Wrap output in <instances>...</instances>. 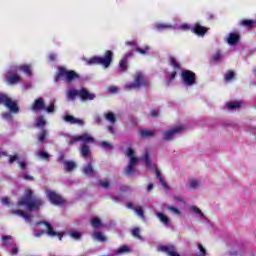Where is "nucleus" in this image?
Masks as SVG:
<instances>
[{
  "label": "nucleus",
  "instance_id": "f257e3e1",
  "mask_svg": "<svg viewBox=\"0 0 256 256\" xmlns=\"http://www.w3.org/2000/svg\"><path fill=\"white\" fill-rule=\"evenodd\" d=\"M33 195L34 191L27 189L25 195L17 202L18 207H24L26 205L28 211H34V209L42 207L44 205L43 199H33Z\"/></svg>",
  "mask_w": 256,
  "mask_h": 256
},
{
  "label": "nucleus",
  "instance_id": "f03ea898",
  "mask_svg": "<svg viewBox=\"0 0 256 256\" xmlns=\"http://www.w3.org/2000/svg\"><path fill=\"white\" fill-rule=\"evenodd\" d=\"M0 104H3L6 108H8L9 112H3L2 117L3 119H7L8 121H13L12 114H19L20 108L18 106V102L9 98L7 94H2L0 92Z\"/></svg>",
  "mask_w": 256,
  "mask_h": 256
},
{
  "label": "nucleus",
  "instance_id": "7ed1b4c3",
  "mask_svg": "<svg viewBox=\"0 0 256 256\" xmlns=\"http://www.w3.org/2000/svg\"><path fill=\"white\" fill-rule=\"evenodd\" d=\"M80 78V74H77L75 70H67L63 66H60L57 70L55 76V82H59L60 80H64L67 84H71L74 80H78Z\"/></svg>",
  "mask_w": 256,
  "mask_h": 256
},
{
  "label": "nucleus",
  "instance_id": "20e7f679",
  "mask_svg": "<svg viewBox=\"0 0 256 256\" xmlns=\"http://www.w3.org/2000/svg\"><path fill=\"white\" fill-rule=\"evenodd\" d=\"M114 52L112 50H106L104 52V57L102 56H93L87 60V64H100L104 68H109L113 62Z\"/></svg>",
  "mask_w": 256,
  "mask_h": 256
},
{
  "label": "nucleus",
  "instance_id": "39448f33",
  "mask_svg": "<svg viewBox=\"0 0 256 256\" xmlns=\"http://www.w3.org/2000/svg\"><path fill=\"white\" fill-rule=\"evenodd\" d=\"M77 96L82 100V102L95 100L96 94H92L86 88H80V90H69L68 98L70 100H75Z\"/></svg>",
  "mask_w": 256,
  "mask_h": 256
},
{
  "label": "nucleus",
  "instance_id": "423d86ee",
  "mask_svg": "<svg viewBox=\"0 0 256 256\" xmlns=\"http://www.w3.org/2000/svg\"><path fill=\"white\" fill-rule=\"evenodd\" d=\"M126 155L130 157V161L125 169V173L126 175L131 176L133 175V173H135V165H137L139 159H137V157L135 156V151L134 149H132V147H128Z\"/></svg>",
  "mask_w": 256,
  "mask_h": 256
},
{
  "label": "nucleus",
  "instance_id": "0eeeda50",
  "mask_svg": "<svg viewBox=\"0 0 256 256\" xmlns=\"http://www.w3.org/2000/svg\"><path fill=\"white\" fill-rule=\"evenodd\" d=\"M149 86L148 80H145L143 74H137L134 82H131L130 84H126L125 88L126 90H137L141 88V86Z\"/></svg>",
  "mask_w": 256,
  "mask_h": 256
},
{
  "label": "nucleus",
  "instance_id": "6e6552de",
  "mask_svg": "<svg viewBox=\"0 0 256 256\" xmlns=\"http://www.w3.org/2000/svg\"><path fill=\"white\" fill-rule=\"evenodd\" d=\"M77 141H83L85 144L86 143H94L95 142V137H92L89 133H82L81 135H73L70 137L69 140V145H73Z\"/></svg>",
  "mask_w": 256,
  "mask_h": 256
},
{
  "label": "nucleus",
  "instance_id": "1a4fd4ad",
  "mask_svg": "<svg viewBox=\"0 0 256 256\" xmlns=\"http://www.w3.org/2000/svg\"><path fill=\"white\" fill-rule=\"evenodd\" d=\"M182 81L186 86H193L197 80V74L192 70H182Z\"/></svg>",
  "mask_w": 256,
  "mask_h": 256
},
{
  "label": "nucleus",
  "instance_id": "9d476101",
  "mask_svg": "<svg viewBox=\"0 0 256 256\" xmlns=\"http://www.w3.org/2000/svg\"><path fill=\"white\" fill-rule=\"evenodd\" d=\"M169 64L170 66H173L174 71L170 75V78L167 80V85L170 86V84L175 80L177 76V70H181V64L178 62V60L175 58V56H170L169 58Z\"/></svg>",
  "mask_w": 256,
  "mask_h": 256
},
{
  "label": "nucleus",
  "instance_id": "9b49d317",
  "mask_svg": "<svg viewBox=\"0 0 256 256\" xmlns=\"http://www.w3.org/2000/svg\"><path fill=\"white\" fill-rule=\"evenodd\" d=\"M47 197L53 205H62L64 203L63 197H61V195H59V193H56V191H52V190L48 189Z\"/></svg>",
  "mask_w": 256,
  "mask_h": 256
},
{
  "label": "nucleus",
  "instance_id": "f8f14e48",
  "mask_svg": "<svg viewBox=\"0 0 256 256\" xmlns=\"http://www.w3.org/2000/svg\"><path fill=\"white\" fill-rule=\"evenodd\" d=\"M159 251L166 253L168 256H181V254L177 252V248L174 244H163V246H159Z\"/></svg>",
  "mask_w": 256,
  "mask_h": 256
},
{
  "label": "nucleus",
  "instance_id": "ddd939ff",
  "mask_svg": "<svg viewBox=\"0 0 256 256\" xmlns=\"http://www.w3.org/2000/svg\"><path fill=\"white\" fill-rule=\"evenodd\" d=\"M31 110L33 112H40L41 110H46L45 100L44 98H37L34 100Z\"/></svg>",
  "mask_w": 256,
  "mask_h": 256
},
{
  "label": "nucleus",
  "instance_id": "4468645a",
  "mask_svg": "<svg viewBox=\"0 0 256 256\" xmlns=\"http://www.w3.org/2000/svg\"><path fill=\"white\" fill-rule=\"evenodd\" d=\"M127 46H136V52H138L139 54H147L150 50V46L149 45H145L144 48H140L139 46H137V40H128L126 42Z\"/></svg>",
  "mask_w": 256,
  "mask_h": 256
},
{
  "label": "nucleus",
  "instance_id": "2eb2a0df",
  "mask_svg": "<svg viewBox=\"0 0 256 256\" xmlns=\"http://www.w3.org/2000/svg\"><path fill=\"white\" fill-rule=\"evenodd\" d=\"M182 129H184L183 126H175V128L165 131L164 139L170 141L171 139H173L175 133H179L180 131H182Z\"/></svg>",
  "mask_w": 256,
  "mask_h": 256
},
{
  "label": "nucleus",
  "instance_id": "dca6fc26",
  "mask_svg": "<svg viewBox=\"0 0 256 256\" xmlns=\"http://www.w3.org/2000/svg\"><path fill=\"white\" fill-rule=\"evenodd\" d=\"M43 224L46 225V227H47V235H49V237L57 236V237H59V241H62L64 233H56V231H54L52 225L50 223H48L47 221H44Z\"/></svg>",
  "mask_w": 256,
  "mask_h": 256
},
{
  "label": "nucleus",
  "instance_id": "f3484780",
  "mask_svg": "<svg viewBox=\"0 0 256 256\" xmlns=\"http://www.w3.org/2000/svg\"><path fill=\"white\" fill-rule=\"evenodd\" d=\"M208 30H209V28H207L206 26H202L199 23L194 24V26L192 28V32H194L198 36H205V34L208 32Z\"/></svg>",
  "mask_w": 256,
  "mask_h": 256
},
{
  "label": "nucleus",
  "instance_id": "a211bd4d",
  "mask_svg": "<svg viewBox=\"0 0 256 256\" xmlns=\"http://www.w3.org/2000/svg\"><path fill=\"white\" fill-rule=\"evenodd\" d=\"M240 42V34L238 32H230L228 35V44L234 45Z\"/></svg>",
  "mask_w": 256,
  "mask_h": 256
},
{
  "label": "nucleus",
  "instance_id": "6ab92c4d",
  "mask_svg": "<svg viewBox=\"0 0 256 256\" xmlns=\"http://www.w3.org/2000/svg\"><path fill=\"white\" fill-rule=\"evenodd\" d=\"M6 82L10 85L19 84L21 82V76L19 74H10L6 77Z\"/></svg>",
  "mask_w": 256,
  "mask_h": 256
},
{
  "label": "nucleus",
  "instance_id": "aec40b11",
  "mask_svg": "<svg viewBox=\"0 0 256 256\" xmlns=\"http://www.w3.org/2000/svg\"><path fill=\"white\" fill-rule=\"evenodd\" d=\"M10 213L12 215H19L20 217H23V219H25V221H30L32 219V215H29L28 213H24V211L18 209H10Z\"/></svg>",
  "mask_w": 256,
  "mask_h": 256
},
{
  "label": "nucleus",
  "instance_id": "412c9836",
  "mask_svg": "<svg viewBox=\"0 0 256 256\" xmlns=\"http://www.w3.org/2000/svg\"><path fill=\"white\" fill-rule=\"evenodd\" d=\"M64 121H67V123H78V125H84V120H80V118H75V116H71L70 114H67L64 117Z\"/></svg>",
  "mask_w": 256,
  "mask_h": 256
},
{
  "label": "nucleus",
  "instance_id": "4be33fe9",
  "mask_svg": "<svg viewBox=\"0 0 256 256\" xmlns=\"http://www.w3.org/2000/svg\"><path fill=\"white\" fill-rule=\"evenodd\" d=\"M83 173H85V175H89L90 177L95 175V169L92 163H87V165L83 167Z\"/></svg>",
  "mask_w": 256,
  "mask_h": 256
},
{
  "label": "nucleus",
  "instance_id": "5701e85b",
  "mask_svg": "<svg viewBox=\"0 0 256 256\" xmlns=\"http://www.w3.org/2000/svg\"><path fill=\"white\" fill-rule=\"evenodd\" d=\"M254 24H256V20H251L248 18H243L242 20H240V25L245 26L249 29L253 28Z\"/></svg>",
  "mask_w": 256,
  "mask_h": 256
},
{
  "label": "nucleus",
  "instance_id": "b1692460",
  "mask_svg": "<svg viewBox=\"0 0 256 256\" xmlns=\"http://www.w3.org/2000/svg\"><path fill=\"white\" fill-rule=\"evenodd\" d=\"M140 135L143 139H146L148 137H154L155 131L153 129H141Z\"/></svg>",
  "mask_w": 256,
  "mask_h": 256
},
{
  "label": "nucleus",
  "instance_id": "393cba45",
  "mask_svg": "<svg viewBox=\"0 0 256 256\" xmlns=\"http://www.w3.org/2000/svg\"><path fill=\"white\" fill-rule=\"evenodd\" d=\"M235 78H236V74L233 70H228L224 75L225 82H231L232 80H235Z\"/></svg>",
  "mask_w": 256,
  "mask_h": 256
},
{
  "label": "nucleus",
  "instance_id": "a878e982",
  "mask_svg": "<svg viewBox=\"0 0 256 256\" xmlns=\"http://www.w3.org/2000/svg\"><path fill=\"white\" fill-rule=\"evenodd\" d=\"M119 68L122 72H126L128 70V63H127V54H125L124 58L119 62Z\"/></svg>",
  "mask_w": 256,
  "mask_h": 256
},
{
  "label": "nucleus",
  "instance_id": "bb28decb",
  "mask_svg": "<svg viewBox=\"0 0 256 256\" xmlns=\"http://www.w3.org/2000/svg\"><path fill=\"white\" fill-rule=\"evenodd\" d=\"M64 166L66 171L71 172L77 167V163H75V161H64Z\"/></svg>",
  "mask_w": 256,
  "mask_h": 256
},
{
  "label": "nucleus",
  "instance_id": "cd10ccee",
  "mask_svg": "<svg viewBox=\"0 0 256 256\" xmlns=\"http://www.w3.org/2000/svg\"><path fill=\"white\" fill-rule=\"evenodd\" d=\"M131 248H129V246H127V244H124L123 246H120L117 250H116V255H123V253H130Z\"/></svg>",
  "mask_w": 256,
  "mask_h": 256
},
{
  "label": "nucleus",
  "instance_id": "c85d7f7f",
  "mask_svg": "<svg viewBox=\"0 0 256 256\" xmlns=\"http://www.w3.org/2000/svg\"><path fill=\"white\" fill-rule=\"evenodd\" d=\"M46 123L47 122H46L44 116H38V118H36L35 126L41 127V129H43V127H45Z\"/></svg>",
  "mask_w": 256,
  "mask_h": 256
},
{
  "label": "nucleus",
  "instance_id": "c756f323",
  "mask_svg": "<svg viewBox=\"0 0 256 256\" xmlns=\"http://www.w3.org/2000/svg\"><path fill=\"white\" fill-rule=\"evenodd\" d=\"M91 151H90V147L89 145H87L86 143H84L81 146V155L82 157H88V155H90Z\"/></svg>",
  "mask_w": 256,
  "mask_h": 256
},
{
  "label": "nucleus",
  "instance_id": "7c9ffc66",
  "mask_svg": "<svg viewBox=\"0 0 256 256\" xmlns=\"http://www.w3.org/2000/svg\"><path fill=\"white\" fill-rule=\"evenodd\" d=\"M91 226L93 229H99V227H102V221L98 217H94L91 219Z\"/></svg>",
  "mask_w": 256,
  "mask_h": 256
},
{
  "label": "nucleus",
  "instance_id": "2f4dec72",
  "mask_svg": "<svg viewBox=\"0 0 256 256\" xmlns=\"http://www.w3.org/2000/svg\"><path fill=\"white\" fill-rule=\"evenodd\" d=\"M155 173H156V177L157 179H159L160 183L163 185L164 188H167L168 185L163 177V175H161V172L159 171V169H155Z\"/></svg>",
  "mask_w": 256,
  "mask_h": 256
},
{
  "label": "nucleus",
  "instance_id": "473e14b6",
  "mask_svg": "<svg viewBox=\"0 0 256 256\" xmlns=\"http://www.w3.org/2000/svg\"><path fill=\"white\" fill-rule=\"evenodd\" d=\"M157 217L162 223H164V225H169L170 219L167 215H164V213H157Z\"/></svg>",
  "mask_w": 256,
  "mask_h": 256
},
{
  "label": "nucleus",
  "instance_id": "72a5a7b5",
  "mask_svg": "<svg viewBox=\"0 0 256 256\" xmlns=\"http://www.w3.org/2000/svg\"><path fill=\"white\" fill-rule=\"evenodd\" d=\"M47 135H48L47 129L42 128V131H40V133L38 134V141H40L41 143H44Z\"/></svg>",
  "mask_w": 256,
  "mask_h": 256
},
{
  "label": "nucleus",
  "instance_id": "f704fd0d",
  "mask_svg": "<svg viewBox=\"0 0 256 256\" xmlns=\"http://www.w3.org/2000/svg\"><path fill=\"white\" fill-rule=\"evenodd\" d=\"M19 70L22 72H25V74L31 75L32 74V68L29 64H23L22 66H19Z\"/></svg>",
  "mask_w": 256,
  "mask_h": 256
},
{
  "label": "nucleus",
  "instance_id": "c9c22d12",
  "mask_svg": "<svg viewBox=\"0 0 256 256\" xmlns=\"http://www.w3.org/2000/svg\"><path fill=\"white\" fill-rule=\"evenodd\" d=\"M226 107L228 108V110H235L237 108H241V102H228V104H226Z\"/></svg>",
  "mask_w": 256,
  "mask_h": 256
},
{
  "label": "nucleus",
  "instance_id": "e433bc0d",
  "mask_svg": "<svg viewBox=\"0 0 256 256\" xmlns=\"http://www.w3.org/2000/svg\"><path fill=\"white\" fill-rule=\"evenodd\" d=\"M191 211H193V213H195L196 215H199L200 219H206L205 215L202 213L199 207L193 206L191 207Z\"/></svg>",
  "mask_w": 256,
  "mask_h": 256
},
{
  "label": "nucleus",
  "instance_id": "4c0bfd02",
  "mask_svg": "<svg viewBox=\"0 0 256 256\" xmlns=\"http://www.w3.org/2000/svg\"><path fill=\"white\" fill-rule=\"evenodd\" d=\"M93 238L97 241H100L101 243H104L106 241V237L102 235V233H100L99 231L94 233Z\"/></svg>",
  "mask_w": 256,
  "mask_h": 256
},
{
  "label": "nucleus",
  "instance_id": "58836bf2",
  "mask_svg": "<svg viewBox=\"0 0 256 256\" xmlns=\"http://www.w3.org/2000/svg\"><path fill=\"white\" fill-rule=\"evenodd\" d=\"M11 239H13V237H11V235H5L2 237V245H4V247H8V245H11Z\"/></svg>",
  "mask_w": 256,
  "mask_h": 256
},
{
  "label": "nucleus",
  "instance_id": "ea45409f",
  "mask_svg": "<svg viewBox=\"0 0 256 256\" xmlns=\"http://www.w3.org/2000/svg\"><path fill=\"white\" fill-rule=\"evenodd\" d=\"M144 161H145L147 167H150V165L152 164L150 151H145Z\"/></svg>",
  "mask_w": 256,
  "mask_h": 256
},
{
  "label": "nucleus",
  "instance_id": "a19ab883",
  "mask_svg": "<svg viewBox=\"0 0 256 256\" xmlns=\"http://www.w3.org/2000/svg\"><path fill=\"white\" fill-rule=\"evenodd\" d=\"M135 212L137 213V215L139 217H141V219H145L146 218L143 207H135Z\"/></svg>",
  "mask_w": 256,
  "mask_h": 256
},
{
  "label": "nucleus",
  "instance_id": "79ce46f5",
  "mask_svg": "<svg viewBox=\"0 0 256 256\" xmlns=\"http://www.w3.org/2000/svg\"><path fill=\"white\" fill-rule=\"evenodd\" d=\"M105 118L110 121V123H115L116 116L113 114V112H108V114H105Z\"/></svg>",
  "mask_w": 256,
  "mask_h": 256
},
{
  "label": "nucleus",
  "instance_id": "37998d69",
  "mask_svg": "<svg viewBox=\"0 0 256 256\" xmlns=\"http://www.w3.org/2000/svg\"><path fill=\"white\" fill-rule=\"evenodd\" d=\"M132 235L133 237H136V239H142L141 230L139 229V227H135V229L132 230Z\"/></svg>",
  "mask_w": 256,
  "mask_h": 256
},
{
  "label": "nucleus",
  "instance_id": "c03bdc74",
  "mask_svg": "<svg viewBox=\"0 0 256 256\" xmlns=\"http://www.w3.org/2000/svg\"><path fill=\"white\" fill-rule=\"evenodd\" d=\"M157 30H165L167 28H172V24H164V23H158L156 24Z\"/></svg>",
  "mask_w": 256,
  "mask_h": 256
},
{
  "label": "nucleus",
  "instance_id": "a18cd8bd",
  "mask_svg": "<svg viewBox=\"0 0 256 256\" xmlns=\"http://www.w3.org/2000/svg\"><path fill=\"white\" fill-rule=\"evenodd\" d=\"M38 156L42 159H50V154L47 151L40 150Z\"/></svg>",
  "mask_w": 256,
  "mask_h": 256
},
{
  "label": "nucleus",
  "instance_id": "49530a36",
  "mask_svg": "<svg viewBox=\"0 0 256 256\" xmlns=\"http://www.w3.org/2000/svg\"><path fill=\"white\" fill-rule=\"evenodd\" d=\"M72 239L79 240L82 238V233H79L78 231H72L70 233Z\"/></svg>",
  "mask_w": 256,
  "mask_h": 256
},
{
  "label": "nucleus",
  "instance_id": "de8ad7c7",
  "mask_svg": "<svg viewBox=\"0 0 256 256\" xmlns=\"http://www.w3.org/2000/svg\"><path fill=\"white\" fill-rule=\"evenodd\" d=\"M100 147H107L110 150L114 149V145L112 143H109V141H102L100 143Z\"/></svg>",
  "mask_w": 256,
  "mask_h": 256
},
{
  "label": "nucleus",
  "instance_id": "09e8293b",
  "mask_svg": "<svg viewBox=\"0 0 256 256\" xmlns=\"http://www.w3.org/2000/svg\"><path fill=\"white\" fill-rule=\"evenodd\" d=\"M198 249H199L200 253L202 254V256L207 255V250H206V248H204L203 244H198Z\"/></svg>",
  "mask_w": 256,
  "mask_h": 256
},
{
  "label": "nucleus",
  "instance_id": "8fccbe9b",
  "mask_svg": "<svg viewBox=\"0 0 256 256\" xmlns=\"http://www.w3.org/2000/svg\"><path fill=\"white\" fill-rule=\"evenodd\" d=\"M99 185L101 187H104V189H109L110 187V181H99Z\"/></svg>",
  "mask_w": 256,
  "mask_h": 256
},
{
  "label": "nucleus",
  "instance_id": "3c124183",
  "mask_svg": "<svg viewBox=\"0 0 256 256\" xmlns=\"http://www.w3.org/2000/svg\"><path fill=\"white\" fill-rule=\"evenodd\" d=\"M168 211H171L175 215H181V211L177 207H168Z\"/></svg>",
  "mask_w": 256,
  "mask_h": 256
},
{
  "label": "nucleus",
  "instance_id": "603ef678",
  "mask_svg": "<svg viewBox=\"0 0 256 256\" xmlns=\"http://www.w3.org/2000/svg\"><path fill=\"white\" fill-rule=\"evenodd\" d=\"M198 185H199V181H197V179H191L190 181L191 189H195Z\"/></svg>",
  "mask_w": 256,
  "mask_h": 256
},
{
  "label": "nucleus",
  "instance_id": "864d4df0",
  "mask_svg": "<svg viewBox=\"0 0 256 256\" xmlns=\"http://www.w3.org/2000/svg\"><path fill=\"white\" fill-rule=\"evenodd\" d=\"M222 54L220 51L216 52L213 56V61L214 62H219L220 58H221Z\"/></svg>",
  "mask_w": 256,
  "mask_h": 256
},
{
  "label": "nucleus",
  "instance_id": "5fc2aeb1",
  "mask_svg": "<svg viewBox=\"0 0 256 256\" xmlns=\"http://www.w3.org/2000/svg\"><path fill=\"white\" fill-rule=\"evenodd\" d=\"M45 110H47L48 114H53L55 112L54 104H50V106H48V108H45Z\"/></svg>",
  "mask_w": 256,
  "mask_h": 256
},
{
  "label": "nucleus",
  "instance_id": "6e6d98bb",
  "mask_svg": "<svg viewBox=\"0 0 256 256\" xmlns=\"http://www.w3.org/2000/svg\"><path fill=\"white\" fill-rule=\"evenodd\" d=\"M19 253V248L18 246H13L10 252V255H18Z\"/></svg>",
  "mask_w": 256,
  "mask_h": 256
},
{
  "label": "nucleus",
  "instance_id": "4d7b16f0",
  "mask_svg": "<svg viewBox=\"0 0 256 256\" xmlns=\"http://www.w3.org/2000/svg\"><path fill=\"white\" fill-rule=\"evenodd\" d=\"M19 159L18 155H10L9 157V163H14Z\"/></svg>",
  "mask_w": 256,
  "mask_h": 256
},
{
  "label": "nucleus",
  "instance_id": "13d9d810",
  "mask_svg": "<svg viewBox=\"0 0 256 256\" xmlns=\"http://www.w3.org/2000/svg\"><path fill=\"white\" fill-rule=\"evenodd\" d=\"M1 201L4 205H10L11 203L9 197H2Z\"/></svg>",
  "mask_w": 256,
  "mask_h": 256
},
{
  "label": "nucleus",
  "instance_id": "bf43d9fd",
  "mask_svg": "<svg viewBox=\"0 0 256 256\" xmlns=\"http://www.w3.org/2000/svg\"><path fill=\"white\" fill-rule=\"evenodd\" d=\"M24 179H26L27 181H34V177L32 175H29L28 173H25L23 175Z\"/></svg>",
  "mask_w": 256,
  "mask_h": 256
},
{
  "label": "nucleus",
  "instance_id": "052dcab7",
  "mask_svg": "<svg viewBox=\"0 0 256 256\" xmlns=\"http://www.w3.org/2000/svg\"><path fill=\"white\" fill-rule=\"evenodd\" d=\"M150 115L152 117H159V110H151Z\"/></svg>",
  "mask_w": 256,
  "mask_h": 256
},
{
  "label": "nucleus",
  "instance_id": "680f3d73",
  "mask_svg": "<svg viewBox=\"0 0 256 256\" xmlns=\"http://www.w3.org/2000/svg\"><path fill=\"white\" fill-rule=\"evenodd\" d=\"M56 58H57V54H54V53L49 54V60L51 62H54L56 60Z\"/></svg>",
  "mask_w": 256,
  "mask_h": 256
},
{
  "label": "nucleus",
  "instance_id": "e2e57ef3",
  "mask_svg": "<svg viewBox=\"0 0 256 256\" xmlns=\"http://www.w3.org/2000/svg\"><path fill=\"white\" fill-rule=\"evenodd\" d=\"M20 169H26L27 163L26 161H19Z\"/></svg>",
  "mask_w": 256,
  "mask_h": 256
},
{
  "label": "nucleus",
  "instance_id": "0e129e2a",
  "mask_svg": "<svg viewBox=\"0 0 256 256\" xmlns=\"http://www.w3.org/2000/svg\"><path fill=\"white\" fill-rule=\"evenodd\" d=\"M175 201H178L179 203H183L184 199L180 195L175 196Z\"/></svg>",
  "mask_w": 256,
  "mask_h": 256
},
{
  "label": "nucleus",
  "instance_id": "69168bd1",
  "mask_svg": "<svg viewBox=\"0 0 256 256\" xmlns=\"http://www.w3.org/2000/svg\"><path fill=\"white\" fill-rule=\"evenodd\" d=\"M133 51L127 52L126 53V60H127V65H128V58H132L133 57Z\"/></svg>",
  "mask_w": 256,
  "mask_h": 256
},
{
  "label": "nucleus",
  "instance_id": "338daca9",
  "mask_svg": "<svg viewBox=\"0 0 256 256\" xmlns=\"http://www.w3.org/2000/svg\"><path fill=\"white\" fill-rule=\"evenodd\" d=\"M45 233H46V231H43V230L37 231L36 232V237H42V235H45Z\"/></svg>",
  "mask_w": 256,
  "mask_h": 256
},
{
  "label": "nucleus",
  "instance_id": "774afa93",
  "mask_svg": "<svg viewBox=\"0 0 256 256\" xmlns=\"http://www.w3.org/2000/svg\"><path fill=\"white\" fill-rule=\"evenodd\" d=\"M181 28L183 30H189L190 26H189V24L184 23V24H181Z\"/></svg>",
  "mask_w": 256,
  "mask_h": 256
}]
</instances>
